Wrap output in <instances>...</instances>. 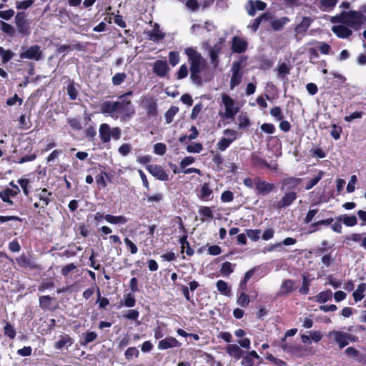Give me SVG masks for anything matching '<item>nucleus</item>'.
<instances>
[{"label": "nucleus", "instance_id": "1", "mask_svg": "<svg viewBox=\"0 0 366 366\" xmlns=\"http://www.w3.org/2000/svg\"><path fill=\"white\" fill-rule=\"evenodd\" d=\"M184 54L187 56L188 62L190 64V79L197 85L203 84L200 73L207 67L206 60L202 54L193 47H187Z\"/></svg>", "mask_w": 366, "mask_h": 366}, {"label": "nucleus", "instance_id": "2", "mask_svg": "<svg viewBox=\"0 0 366 366\" xmlns=\"http://www.w3.org/2000/svg\"><path fill=\"white\" fill-rule=\"evenodd\" d=\"M340 22L355 29H360L366 21V16L355 10L342 11L340 15Z\"/></svg>", "mask_w": 366, "mask_h": 366}, {"label": "nucleus", "instance_id": "3", "mask_svg": "<svg viewBox=\"0 0 366 366\" xmlns=\"http://www.w3.org/2000/svg\"><path fill=\"white\" fill-rule=\"evenodd\" d=\"M116 114H122V118L124 120L131 119L135 114V109L130 99H118L114 102Z\"/></svg>", "mask_w": 366, "mask_h": 366}, {"label": "nucleus", "instance_id": "4", "mask_svg": "<svg viewBox=\"0 0 366 366\" xmlns=\"http://www.w3.org/2000/svg\"><path fill=\"white\" fill-rule=\"evenodd\" d=\"M34 196L39 202L34 204V207L45 212L44 209L54 199L53 193L46 188H39L35 190Z\"/></svg>", "mask_w": 366, "mask_h": 366}, {"label": "nucleus", "instance_id": "5", "mask_svg": "<svg viewBox=\"0 0 366 366\" xmlns=\"http://www.w3.org/2000/svg\"><path fill=\"white\" fill-rule=\"evenodd\" d=\"M141 107L146 111L148 117H154L158 114L157 99L151 95L142 97Z\"/></svg>", "mask_w": 366, "mask_h": 366}, {"label": "nucleus", "instance_id": "6", "mask_svg": "<svg viewBox=\"0 0 366 366\" xmlns=\"http://www.w3.org/2000/svg\"><path fill=\"white\" fill-rule=\"evenodd\" d=\"M222 102L224 106L225 111L223 114L219 113L220 116L225 119H234L239 112V108L234 107L235 101L228 94H223L222 95Z\"/></svg>", "mask_w": 366, "mask_h": 366}, {"label": "nucleus", "instance_id": "7", "mask_svg": "<svg viewBox=\"0 0 366 366\" xmlns=\"http://www.w3.org/2000/svg\"><path fill=\"white\" fill-rule=\"evenodd\" d=\"M19 57L21 59H27L38 61L42 59L43 53L41 50L40 46L38 44L31 45L29 47L22 46L21 51L19 54Z\"/></svg>", "mask_w": 366, "mask_h": 366}, {"label": "nucleus", "instance_id": "8", "mask_svg": "<svg viewBox=\"0 0 366 366\" xmlns=\"http://www.w3.org/2000/svg\"><path fill=\"white\" fill-rule=\"evenodd\" d=\"M242 68V59H240L239 60L235 61L232 63L231 69L232 76L229 83L231 89H234L241 83L243 77Z\"/></svg>", "mask_w": 366, "mask_h": 366}, {"label": "nucleus", "instance_id": "9", "mask_svg": "<svg viewBox=\"0 0 366 366\" xmlns=\"http://www.w3.org/2000/svg\"><path fill=\"white\" fill-rule=\"evenodd\" d=\"M256 186V193L259 196L264 197L270 193L277 192V187L274 183L269 182L260 177L257 179Z\"/></svg>", "mask_w": 366, "mask_h": 366}, {"label": "nucleus", "instance_id": "10", "mask_svg": "<svg viewBox=\"0 0 366 366\" xmlns=\"http://www.w3.org/2000/svg\"><path fill=\"white\" fill-rule=\"evenodd\" d=\"M302 178L295 177H286L280 182V189L282 192L295 191L302 182Z\"/></svg>", "mask_w": 366, "mask_h": 366}, {"label": "nucleus", "instance_id": "11", "mask_svg": "<svg viewBox=\"0 0 366 366\" xmlns=\"http://www.w3.org/2000/svg\"><path fill=\"white\" fill-rule=\"evenodd\" d=\"M26 17V14L24 11L18 12L15 16V24L18 32L23 36L30 34V26Z\"/></svg>", "mask_w": 366, "mask_h": 366}, {"label": "nucleus", "instance_id": "12", "mask_svg": "<svg viewBox=\"0 0 366 366\" xmlns=\"http://www.w3.org/2000/svg\"><path fill=\"white\" fill-rule=\"evenodd\" d=\"M330 335L333 337L334 340L338 344L340 349L346 347L350 341L355 340V336L342 331H333L330 332Z\"/></svg>", "mask_w": 366, "mask_h": 366}, {"label": "nucleus", "instance_id": "13", "mask_svg": "<svg viewBox=\"0 0 366 366\" xmlns=\"http://www.w3.org/2000/svg\"><path fill=\"white\" fill-rule=\"evenodd\" d=\"M223 133L225 135H229L230 138H222L217 142V148L220 151H225L237 138V132L234 129H226Z\"/></svg>", "mask_w": 366, "mask_h": 366}, {"label": "nucleus", "instance_id": "14", "mask_svg": "<svg viewBox=\"0 0 366 366\" xmlns=\"http://www.w3.org/2000/svg\"><path fill=\"white\" fill-rule=\"evenodd\" d=\"M170 68L166 60L158 59L153 63L152 71L159 78L167 76Z\"/></svg>", "mask_w": 366, "mask_h": 366}, {"label": "nucleus", "instance_id": "15", "mask_svg": "<svg viewBox=\"0 0 366 366\" xmlns=\"http://www.w3.org/2000/svg\"><path fill=\"white\" fill-rule=\"evenodd\" d=\"M147 170L157 179L161 181H167L169 175L164 168L157 164H149L146 167Z\"/></svg>", "mask_w": 366, "mask_h": 366}, {"label": "nucleus", "instance_id": "16", "mask_svg": "<svg viewBox=\"0 0 366 366\" xmlns=\"http://www.w3.org/2000/svg\"><path fill=\"white\" fill-rule=\"evenodd\" d=\"M297 194L295 191L285 192L280 201L277 202V209L285 208L290 206L297 199Z\"/></svg>", "mask_w": 366, "mask_h": 366}, {"label": "nucleus", "instance_id": "17", "mask_svg": "<svg viewBox=\"0 0 366 366\" xmlns=\"http://www.w3.org/2000/svg\"><path fill=\"white\" fill-rule=\"evenodd\" d=\"M182 343L175 337L168 336L158 342V349L160 350H167L174 347H180Z\"/></svg>", "mask_w": 366, "mask_h": 366}, {"label": "nucleus", "instance_id": "18", "mask_svg": "<svg viewBox=\"0 0 366 366\" xmlns=\"http://www.w3.org/2000/svg\"><path fill=\"white\" fill-rule=\"evenodd\" d=\"M231 49L234 53L242 54L247 49V41L243 38L234 36L232 38Z\"/></svg>", "mask_w": 366, "mask_h": 366}, {"label": "nucleus", "instance_id": "19", "mask_svg": "<svg viewBox=\"0 0 366 366\" xmlns=\"http://www.w3.org/2000/svg\"><path fill=\"white\" fill-rule=\"evenodd\" d=\"M213 190L211 189L209 183L204 182L197 193V197L202 201H210L213 199Z\"/></svg>", "mask_w": 366, "mask_h": 366}, {"label": "nucleus", "instance_id": "20", "mask_svg": "<svg viewBox=\"0 0 366 366\" xmlns=\"http://www.w3.org/2000/svg\"><path fill=\"white\" fill-rule=\"evenodd\" d=\"M39 307L43 310L54 311L57 307L56 305H53L55 299L49 295H43L39 297Z\"/></svg>", "mask_w": 366, "mask_h": 366}, {"label": "nucleus", "instance_id": "21", "mask_svg": "<svg viewBox=\"0 0 366 366\" xmlns=\"http://www.w3.org/2000/svg\"><path fill=\"white\" fill-rule=\"evenodd\" d=\"M248 4L249 8L247 9L248 14L251 16H254L256 14L257 11H263L267 7V4L260 0H249Z\"/></svg>", "mask_w": 366, "mask_h": 366}, {"label": "nucleus", "instance_id": "22", "mask_svg": "<svg viewBox=\"0 0 366 366\" xmlns=\"http://www.w3.org/2000/svg\"><path fill=\"white\" fill-rule=\"evenodd\" d=\"M287 339L285 337L281 338L280 341V347L287 352L292 353L293 355H297L302 351L301 346H297L293 345L292 343H289L286 341Z\"/></svg>", "mask_w": 366, "mask_h": 366}, {"label": "nucleus", "instance_id": "23", "mask_svg": "<svg viewBox=\"0 0 366 366\" xmlns=\"http://www.w3.org/2000/svg\"><path fill=\"white\" fill-rule=\"evenodd\" d=\"M295 282L290 279L285 280L280 286V290L278 292L279 296H287L290 293L295 290L294 287Z\"/></svg>", "mask_w": 366, "mask_h": 366}, {"label": "nucleus", "instance_id": "24", "mask_svg": "<svg viewBox=\"0 0 366 366\" xmlns=\"http://www.w3.org/2000/svg\"><path fill=\"white\" fill-rule=\"evenodd\" d=\"M16 261L18 265L21 267H29L31 269L38 268L37 265L33 264L30 255H26L24 253L21 254L19 257L16 258Z\"/></svg>", "mask_w": 366, "mask_h": 366}, {"label": "nucleus", "instance_id": "25", "mask_svg": "<svg viewBox=\"0 0 366 366\" xmlns=\"http://www.w3.org/2000/svg\"><path fill=\"white\" fill-rule=\"evenodd\" d=\"M220 51L221 46L219 44H214L213 47H210L209 49L211 64L214 66V67H217L219 65V54Z\"/></svg>", "mask_w": 366, "mask_h": 366}, {"label": "nucleus", "instance_id": "26", "mask_svg": "<svg viewBox=\"0 0 366 366\" xmlns=\"http://www.w3.org/2000/svg\"><path fill=\"white\" fill-rule=\"evenodd\" d=\"M99 137L102 143H108L111 140L110 126L107 123L100 124Z\"/></svg>", "mask_w": 366, "mask_h": 366}, {"label": "nucleus", "instance_id": "27", "mask_svg": "<svg viewBox=\"0 0 366 366\" xmlns=\"http://www.w3.org/2000/svg\"><path fill=\"white\" fill-rule=\"evenodd\" d=\"M257 270V267H254L249 270H248L243 277V279L240 281L238 287V291L237 293H239L241 292H245L247 290V282L249 280V279L254 275Z\"/></svg>", "mask_w": 366, "mask_h": 366}, {"label": "nucleus", "instance_id": "28", "mask_svg": "<svg viewBox=\"0 0 366 366\" xmlns=\"http://www.w3.org/2000/svg\"><path fill=\"white\" fill-rule=\"evenodd\" d=\"M100 112L102 114H107L112 117L116 115V110L114 106V102L104 101L99 104Z\"/></svg>", "mask_w": 366, "mask_h": 366}, {"label": "nucleus", "instance_id": "29", "mask_svg": "<svg viewBox=\"0 0 366 366\" xmlns=\"http://www.w3.org/2000/svg\"><path fill=\"white\" fill-rule=\"evenodd\" d=\"M332 31L340 38H347L352 34V30L344 25L334 26Z\"/></svg>", "mask_w": 366, "mask_h": 366}, {"label": "nucleus", "instance_id": "30", "mask_svg": "<svg viewBox=\"0 0 366 366\" xmlns=\"http://www.w3.org/2000/svg\"><path fill=\"white\" fill-rule=\"evenodd\" d=\"M312 21V20L311 18L308 16H304L302 19V21L300 24H298L295 28V31L296 32V34H305L308 29V28L310 26Z\"/></svg>", "mask_w": 366, "mask_h": 366}, {"label": "nucleus", "instance_id": "31", "mask_svg": "<svg viewBox=\"0 0 366 366\" xmlns=\"http://www.w3.org/2000/svg\"><path fill=\"white\" fill-rule=\"evenodd\" d=\"M226 352L230 357H232L236 360H239L244 354V351L235 344L228 345L226 348Z\"/></svg>", "mask_w": 366, "mask_h": 366}, {"label": "nucleus", "instance_id": "32", "mask_svg": "<svg viewBox=\"0 0 366 366\" xmlns=\"http://www.w3.org/2000/svg\"><path fill=\"white\" fill-rule=\"evenodd\" d=\"M164 36L165 34L159 30V26L157 24H155L154 28L148 33V39L154 42H158L163 39Z\"/></svg>", "mask_w": 366, "mask_h": 366}, {"label": "nucleus", "instance_id": "33", "mask_svg": "<svg viewBox=\"0 0 366 366\" xmlns=\"http://www.w3.org/2000/svg\"><path fill=\"white\" fill-rule=\"evenodd\" d=\"M179 242L181 244V253L184 252L186 248V254L188 256H192L194 253V249L191 247L189 242L187 241V234L181 237L179 239Z\"/></svg>", "mask_w": 366, "mask_h": 366}, {"label": "nucleus", "instance_id": "34", "mask_svg": "<svg viewBox=\"0 0 366 366\" xmlns=\"http://www.w3.org/2000/svg\"><path fill=\"white\" fill-rule=\"evenodd\" d=\"M16 194L17 192H15L14 189L6 188L0 192V198L4 202L13 205L14 202L10 199V197H15Z\"/></svg>", "mask_w": 366, "mask_h": 366}, {"label": "nucleus", "instance_id": "35", "mask_svg": "<svg viewBox=\"0 0 366 366\" xmlns=\"http://www.w3.org/2000/svg\"><path fill=\"white\" fill-rule=\"evenodd\" d=\"M105 220L113 224H124L128 222L127 218L125 216H114L112 214H106Z\"/></svg>", "mask_w": 366, "mask_h": 366}, {"label": "nucleus", "instance_id": "36", "mask_svg": "<svg viewBox=\"0 0 366 366\" xmlns=\"http://www.w3.org/2000/svg\"><path fill=\"white\" fill-rule=\"evenodd\" d=\"M73 344V339L68 335L61 336V338L55 342L54 347L57 350L62 349L64 346H71Z\"/></svg>", "mask_w": 366, "mask_h": 366}, {"label": "nucleus", "instance_id": "37", "mask_svg": "<svg viewBox=\"0 0 366 366\" xmlns=\"http://www.w3.org/2000/svg\"><path fill=\"white\" fill-rule=\"evenodd\" d=\"M120 305H124L127 307H133L136 305V299L133 292H129L124 295L123 300L120 301Z\"/></svg>", "mask_w": 366, "mask_h": 366}, {"label": "nucleus", "instance_id": "38", "mask_svg": "<svg viewBox=\"0 0 366 366\" xmlns=\"http://www.w3.org/2000/svg\"><path fill=\"white\" fill-rule=\"evenodd\" d=\"M366 291V284L360 283L357 288L353 292L352 296L355 302L361 301L364 297V292Z\"/></svg>", "mask_w": 366, "mask_h": 366}, {"label": "nucleus", "instance_id": "39", "mask_svg": "<svg viewBox=\"0 0 366 366\" xmlns=\"http://www.w3.org/2000/svg\"><path fill=\"white\" fill-rule=\"evenodd\" d=\"M338 221H342V223L347 227H353L357 224V219L355 215L343 214L337 218Z\"/></svg>", "mask_w": 366, "mask_h": 366}, {"label": "nucleus", "instance_id": "40", "mask_svg": "<svg viewBox=\"0 0 366 366\" xmlns=\"http://www.w3.org/2000/svg\"><path fill=\"white\" fill-rule=\"evenodd\" d=\"M325 172L322 170H319L317 175H315L313 178L308 180L305 184V189L310 190L313 188L315 185L318 184V182L321 180V179L324 177Z\"/></svg>", "mask_w": 366, "mask_h": 366}, {"label": "nucleus", "instance_id": "41", "mask_svg": "<svg viewBox=\"0 0 366 366\" xmlns=\"http://www.w3.org/2000/svg\"><path fill=\"white\" fill-rule=\"evenodd\" d=\"M15 54L11 49H5L4 47L0 46V56L3 64H6L11 60Z\"/></svg>", "mask_w": 366, "mask_h": 366}, {"label": "nucleus", "instance_id": "42", "mask_svg": "<svg viewBox=\"0 0 366 366\" xmlns=\"http://www.w3.org/2000/svg\"><path fill=\"white\" fill-rule=\"evenodd\" d=\"M66 92L67 94L69 95L70 100H75L76 99L79 92L76 88L75 83L73 80L69 79V84L66 86Z\"/></svg>", "mask_w": 366, "mask_h": 366}, {"label": "nucleus", "instance_id": "43", "mask_svg": "<svg viewBox=\"0 0 366 366\" xmlns=\"http://www.w3.org/2000/svg\"><path fill=\"white\" fill-rule=\"evenodd\" d=\"M332 297V292L330 289H328L325 291H322V292H320L319 294H317L315 297V298L316 302H317L319 303H325L327 301L331 300Z\"/></svg>", "mask_w": 366, "mask_h": 366}, {"label": "nucleus", "instance_id": "44", "mask_svg": "<svg viewBox=\"0 0 366 366\" xmlns=\"http://www.w3.org/2000/svg\"><path fill=\"white\" fill-rule=\"evenodd\" d=\"M97 337V334L94 331H87L83 334V340L80 341V344L82 346H86L89 343L94 341Z\"/></svg>", "mask_w": 366, "mask_h": 366}, {"label": "nucleus", "instance_id": "45", "mask_svg": "<svg viewBox=\"0 0 366 366\" xmlns=\"http://www.w3.org/2000/svg\"><path fill=\"white\" fill-rule=\"evenodd\" d=\"M217 290L223 295L229 296L231 293V289L228 284L224 280H219L216 284Z\"/></svg>", "mask_w": 366, "mask_h": 366}, {"label": "nucleus", "instance_id": "46", "mask_svg": "<svg viewBox=\"0 0 366 366\" xmlns=\"http://www.w3.org/2000/svg\"><path fill=\"white\" fill-rule=\"evenodd\" d=\"M109 173L105 171H101L100 173L96 176V182L99 189L105 188L107 184L105 178H108Z\"/></svg>", "mask_w": 366, "mask_h": 366}, {"label": "nucleus", "instance_id": "47", "mask_svg": "<svg viewBox=\"0 0 366 366\" xmlns=\"http://www.w3.org/2000/svg\"><path fill=\"white\" fill-rule=\"evenodd\" d=\"M238 128L244 129L248 128L251 125V121L246 114H241L237 117Z\"/></svg>", "mask_w": 366, "mask_h": 366}, {"label": "nucleus", "instance_id": "48", "mask_svg": "<svg viewBox=\"0 0 366 366\" xmlns=\"http://www.w3.org/2000/svg\"><path fill=\"white\" fill-rule=\"evenodd\" d=\"M289 21L290 20L287 17H282L280 19H274L271 22V26L273 30L280 31Z\"/></svg>", "mask_w": 366, "mask_h": 366}, {"label": "nucleus", "instance_id": "49", "mask_svg": "<svg viewBox=\"0 0 366 366\" xmlns=\"http://www.w3.org/2000/svg\"><path fill=\"white\" fill-rule=\"evenodd\" d=\"M237 304L242 307H247L250 303V299L246 292H241L237 293Z\"/></svg>", "mask_w": 366, "mask_h": 366}, {"label": "nucleus", "instance_id": "50", "mask_svg": "<svg viewBox=\"0 0 366 366\" xmlns=\"http://www.w3.org/2000/svg\"><path fill=\"white\" fill-rule=\"evenodd\" d=\"M85 137L89 142H93L97 136V129L94 124L88 126L84 131Z\"/></svg>", "mask_w": 366, "mask_h": 366}, {"label": "nucleus", "instance_id": "51", "mask_svg": "<svg viewBox=\"0 0 366 366\" xmlns=\"http://www.w3.org/2000/svg\"><path fill=\"white\" fill-rule=\"evenodd\" d=\"M332 246L329 244L328 241L322 240L321 242V247H318L314 249V254L315 256H320L321 254L327 252L328 249H330Z\"/></svg>", "mask_w": 366, "mask_h": 366}, {"label": "nucleus", "instance_id": "52", "mask_svg": "<svg viewBox=\"0 0 366 366\" xmlns=\"http://www.w3.org/2000/svg\"><path fill=\"white\" fill-rule=\"evenodd\" d=\"M179 112V108L176 106H172L164 114L166 122L170 124L173 122L174 117Z\"/></svg>", "mask_w": 366, "mask_h": 366}, {"label": "nucleus", "instance_id": "53", "mask_svg": "<svg viewBox=\"0 0 366 366\" xmlns=\"http://www.w3.org/2000/svg\"><path fill=\"white\" fill-rule=\"evenodd\" d=\"M235 264L233 266L232 264L229 262H224L222 263V267L220 268V272L223 276H229L234 271V267Z\"/></svg>", "mask_w": 366, "mask_h": 366}, {"label": "nucleus", "instance_id": "54", "mask_svg": "<svg viewBox=\"0 0 366 366\" xmlns=\"http://www.w3.org/2000/svg\"><path fill=\"white\" fill-rule=\"evenodd\" d=\"M0 24H1V30L6 34L7 35H9V36H14V34H15V29L13 26H11V24L5 22V21H1L0 22Z\"/></svg>", "mask_w": 366, "mask_h": 366}, {"label": "nucleus", "instance_id": "55", "mask_svg": "<svg viewBox=\"0 0 366 366\" xmlns=\"http://www.w3.org/2000/svg\"><path fill=\"white\" fill-rule=\"evenodd\" d=\"M4 334L10 339H14L16 337V330L9 322H6L5 326L4 327Z\"/></svg>", "mask_w": 366, "mask_h": 366}, {"label": "nucleus", "instance_id": "56", "mask_svg": "<svg viewBox=\"0 0 366 366\" xmlns=\"http://www.w3.org/2000/svg\"><path fill=\"white\" fill-rule=\"evenodd\" d=\"M169 63L172 66H175L179 62L180 57L179 53L177 51H172L169 52Z\"/></svg>", "mask_w": 366, "mask_h": 366}, {"label": "nucleus", "instance_id": "57", "mask_svg": "<svg viewBox=\"0 0 366 366\" xmlns=\"http://www.w3.org/2000/svg\"><path fill=\"white\" fill-rule=\"evenodd\" d=\"M127 78V74L124 72L117 73L112 78V82L114 86H119L122 84L125 79Z\"/></svg>", "mask_w": 366, "mask_h": 366}, {"label": "nucleus", "instance_id": "58", "mask_svg": "<svg viewBox=\"0 0 366 366\" xmlns=\"http://www.w3.org/2000/svg\"><path fill=\"white\" fill-rule=\"evenodd\" d=\"M310 281L308 277L305 274L302 277V285L299 290V292L302 295H307L310 290Z\"/></svg>", "mask_w": 366, "mask_h": 366}, {"label": "nucleus", "instance_id": "59", "mask_svg": "<svg viewBox=\"0 0 366 366\" xmlns=\"http://www.w3.org/2000/svg\"><path fill=\"white\" fill-rule=\"evenodd\" d=\"M277 71L278 76L281 79H284L286 75L290 74V69L286 63L283 62L278 66Z\"/></svg>", "mask_w": 366, "mask_h": 366}, {"label": "nucleus", "instance_id": "60", "mask_svg": "<svg viewBox=\"0 0 366 366\" xmlns=\"http://www.w3.org/2000/svg\"><path fill=\"white\" fill-rule=\"evenodd\" d=\"M146 199L148 203L156 202L159 203L164 199V195L162 193H157L154 194H145Z\"/></svg>", "mask_w": 366, "mask_h": 366}, {"label": "nucleus", "instance_id": "61", "mask_svg": "<svg viewBox=\"0 0 366 366\" xmlns=\"http://www.w3.org/2000/svg\"><path fill=\"white\" fill-rule=\"evenodd\" d=\"M270 114L277 121L282 120L285 118L282 109L278 106H275L270 109Z\"/></svg>", "mask_w": 366, "mask_h": 366}, {"label": "nucleus", "instance_id": "62", "mask_svg": "<svg viewBox=\"0 0 366 366\" xmlns=\"http://www.w3.org/2000/svg\"><path fill=\"white\" fill-rule=\"evenodd\" d=\"M125 358L127 360H132L133 357H138L139 355V352L135 347H129L124 353Z\"/></svg>", "mask_w": 366, "mask_h": 366}, {"label": "nucleus", "instance_id": "63", "mask_svg": "<svg viewBox=\"0 0 366 366\" xmlns=\"http://www.w3.org/2000/svg\"><path fill=\"white\" fill-rule=\"evenodd\" d=\"M67 123L74 130L79 131L82 129L81 119L79 118H69Z\"/></svg>", "mask_w": 366, "mask_h": 366}, {"label": "nucleus", "instance_id": "64", "mask_svg": "<svg viewBox=\"0 0 366 366\" xmlns=\"http://www.w3.org/2000/svg\"><path fill=\"white\" fill-rule=\"evenodd\" d=\"M266 359L270 361L273 365L276 366H287L286 362L279 358L275 357L270 353H267L266 356Z\"/></svg>", "mask_w": 366, "mask_h": 366}]
</instances>
